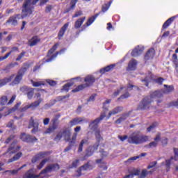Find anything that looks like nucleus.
<instances>
[{
  "mask_svg": "<svg viewBox=\"0 0 178 178\" xmlns=\"http://www.w3.org/2000/svg\"><path fill=\"white\" fill-rule=\"evenodd\" d=\"M33 13V7L31 6V1L30 0H26L24 2L22 10V15L17 14L10 17V18L6 21V24L10 23L12 26H17V19H24L30 16Z\"/></svg>",
  "mask_w": 178,
  "mask_h": 178,
  "instance_id": "nucleus-1",
  "label": "nucleus"
},
{
  "mask_svg": "<svg viewBox=\"0 0 178 178\" xmlns=\"http://www.w3.org/2000/svg\"><path fill=\"white\" fill-rule=\"evenodd\" d=\"M127 141L129 144L140 145V144H144V143L149 141V136L143 135L140 131H135L128 137Z\"/></svg>",
  "mask_w": 178,
  "mask_h": 178,
  "instance_id": "nucleus-2",
  "label": "nucleus"
},
{
  "mask_svg": "<svg viewBox=\"0 0 178 178\" xmlns=\"http://www.w3.org/2000/svg\"><path fill=\"white\" fill-rule=\"evenodd\" d=\"M14 139L15 136L11 135L5 141L6 144H9V143H12L8 150L5 152V154H3V155H6L8 158H10V156H12V155H13V154H16L17 151L20 150V146H16V144H17V141L13 140Z\"/></svg>",
  "mask_w": 178,
  "mask_h": 178,
  "instance_id": "nucleus-3",
  "label": "nucleus"
},
{
  "mask_svg": "<svg viewBox=\"0 0 178 178\" xmlns=\"http://www.w3.org/2000/svg\"><path fill=\"white\" fill-rule=\"evenodd\" d=\"M134 86L131 85V83H129L127 87H121L120 89H118L117 91L114 92L113 94V98H116L120 92H124L122 95H121L118 99H126L127 98H129L130 97V93H129V91L133 90V88H134Z\"/></svg>",
  "mask_w": 178,
  "mask_h": 178,
  "instance_id": "nucleus-4",
  "label": "nucleus"
},
{
  "mask_svg": "<svg viewBox=\"0 0 178 178\" xmlns=\"http://www.w3.org/2000/svg\"><path fill=\"white\" fill-rule=\"evenodd\" d=\"M84 81L86 83L78 86L76 88L72 90V92H79V91H81V90H84V88L87 87H90V86H92V84L95 83V78L92 75H88L85 77Z\"/></svg>",
  "mask_w": 178,
  "mask_h": 178,
  "instance_id": "nucleus-5",
  "label": "nucleus"
},
{
  "mask_svg": "<svg viewBox=\"0 0 178 178\" xmlns=\"http://www.w3.org/2000/svg\"><path fill=\"white\" fill-rule=\"evenodd\" d=\"M70 137H72V131L66 128L58 132L54 138V141H60L62 138H64L65 141H70Z\"/></svg>",
  "mask_w": 178,
  "mask_h": 178,
  "instance_id": "nucleus-6",
  "label": "nucleus"
},
{
  "mask_svg": "<svg viewBox=\"0 0 178 178\" xmlns=\"http://www.w3.org/2000/svg\"><path fill=\"white\" fill-rule=\"evenodd\" d=\"M106 118V114L105 112L101 113V115L99 118H96L95 120L92 121L89 124V129L90 130H92V131H96V130H99L98 129V124L104 120Z\"/></svg>",
  "mask_w": 178,
  "mask_h": 178,
  "instance_id": "nucleus-7",
  "label": "nucleus"
},
{
  "mask_svg": "<svg viewBox=\"0 0 178 178\" xmlns=\"http://www.w3.org/2000/svg\"><path fill=\"white\" fill-rule=\"evenodd\" d=\"M152 99L149 97H146L140 102L138 106V111H148L151 106Z\"/></svg>",
  "mask_w": 178,
  "mask_h": 178,
  "instance_id": "nucleus-8",
  "label": "nucleus"
},
{
  "mask_svg": "<svg viewBox=\"0 0 178 178\" xmlns=\"http://www.w3.org/2000/svg\"><path fill=\"white\" fill-rule=\"evenodd\" d=\"M175 156H172L170 159L165 161V163H161V166H164L165 168V172H169L170 170V165L172 163V161L175 159L177 161L178 159V148H174Z\"/></svg>",
  "mask_w": 178,
  "mask_h": 178,
  "instance_id": "nucleus-9",
  "label": "nucleus"
},
{
  "mask_svg": "<svg viewBox=\"0 0 178 178\" xmlns=\"http://www.w3.org/2000/svg\"><path fill=\"white\" fill-rule=\"evenodd\" d=\"M60 167L58 164H49L43 170H42L40 175H47V173H52V172H56V170H59Z\"/></svg>",
  "mask_w": 178,
  "mask_h": 178,
  "instance_id": "nucleus-10",
  "label": "nucleus"
},
{
  "mask_svg": "<svg viewBox=\"0 0 178 178\" xmlns=\"http://www.w3.org/2000/svg\"><path fill=\"white\" fill-rule=\"evenodd\" d=\"M38 126H40L38 121L34 120V118H31L29 120V129H31L33 127V129L31 130V133L33 134H35V133L38 131Z\"/></svg>",
  "mask_w": 178,
  "mask_h": 178,
  "instance_id": "nucleus-11",
  "label": "nucleus"
},
{
  "mask_svg": "<svg viewBox=\"0 0 178 178\" xmlns=\"http://www.w3.org/2000/svg\"><path fill=\"white\" fill-rule=\"evenodd\" d=\"M20 139L24 143H34V141H37V138L35 136L26 134L25 133L22 134L20 136Z\"/></svg>",
  "mask_w": 178,
  "mask_h": 178,
  "instance_id": "nucleus-12",
  "label": "nucleus"
},
{
  "mask_svg": "<svg viewBox=\"0 0 178 178\" xmlns=\"http://www.w3.org/2000/svg\"><path fill=\"white\" fill-rule=\"evenodd\" d=\"M90 138H88V136H86L81 140L78 147V152H83V147H84V145H88V144H90V143L88 142Z\"/></svg>",
  "mask_w": 178,
  "mask_h": 178,
  "instance_id": "nucleus-13",
  "label": "nucleus"
},
{
  "mask_svg": "<svg viewBox=\"0 0 178 178\" xmlns=\"http://www.w3.org/2000/svg\"><path fill=\"white\" fill-rule=\"evenodd\" d=\"M137 69V60L136 59H131L127 68V72H133V70H136Z\"/></svg>",
  "mask_w": 178,
  "mask_h": 178,
  "instance_id": "nucleus-14",
  "label": "nucleus"
},
{
  "mask_svg": "<svg viewBox=\"0 0 178 178\" xmlns=\"http://www.w3.org/2000/svg\"><path fill=\"white\" fill-rule=\"evenodd\" d=\"M143 51H144V47L138 46V47H136L135 49H133L131 52V56H134V58L137 56H140V55L143 54Z\"/></svg>",
  "mask_w": 178,
  "mask_h": 178,
  "instance_id": "nucleus-15",
  "label": "nucleus"
},
{
  "mask_svg": "<svg viewBox=\"0 0 178 178\" xmlns=\"http://www.w3.org/2000/svg\"><path fill=\"white\" fill-rule=\"evenodd\" d=\"M15 78V74H13L8 77H6L4 79H0V88L3 87V86H6L8 83H10L12 80Z\"/></svg>",
  "mask_w": 178,
  "mask_h": 178,
  "instance_id": "nucleus-16",
  "label": "nucleus"
},
{
  "mask_svg": "<svg viewBox=\"0 0 178 178\" xmlns=\"http://www.w3.org/2000/svg\"><path fill=\"white\" fill-rule=\"evenodd\" d=\"M122 111H123V107L122 106L115 107L114 109L109 111L108 115L107 116V119H110L111 116L118 115V113H120V112H122Z\"/></svg>",
  "mask_w": 178,
  "mask_h": 178,
  "instance_id": "nucleus-17",
  "label": "nucleus"
},
{
  "mask_svg": "<svg viewBox=\"0 0 178 178\" xmlns=\"http://www.w3.org/2000/svg\"><path fill=\"white\" fill-rule=\"evenodd\" d=\"M153 80L152 73L149 72V74L145 77V79H141V82L145 84L146 87H148V84L151 83Z\"/></svg>",
  "mask_w": 178,
  "mask_h": 178,
  "instance_id": "nucleus-18",
  "label": "nucleus"
},
{
  "mask_svg": "<svg viewBox=\"0 0 178 178\" xmlns=\"http://www.w3.org/2000/svg\"><path fill=\"white\" fill-rule=\"evenodd\" d=\"M23 76H24L23 74L18 72L14 80L11 82L10 86H16L19 84L22 81V79H23Z\"/></svg>",
  "mask_w": 178,
  "mask_h": 178,
  "instance_id": "nucleus-19",
  "label": "nucleus"
},
{
  "mask_svg": "<svg viewBox=\"0 0 178 178\" xmlns=\"http://www.w3.org/2000/svg\"><path fill=\"white\" fill-rule=\"evenodd\" d=\"M47 155V152H40L38 154H36L35 156L32 159V163H35V162H38V161H40V159H42L43 158H45V156Z\"/></svg>",
  "mask_w": 178,
  "mask_h": 178,
  "instance_id": "nucleus-20",
  "label": "nucleus"
},
{
  "mask_svg": "<svg viewBox=\"0 0 178 178\" xmlns=\"http://www.w3.org/2000/svg\"><path fill=\"white\" fill-rule=\"evenodd\" d=\"M154 56H155V50L154 49H150L146 53L145 59V60H149V59H153Z\"/></svg>",
  "mask_w": 178,
  "mask_h": 178,
  "instance_id": "nucleus-21",
  "label": "nucleus"
},
{
  "mask_svg": "<svg viewBox=\"0 0 178 178\" xmlns=\"http://www.w3.org/2000/svg\"><path fill=\"white\" fill-rule=\"evenodd\" d=\"M67 27H69V24L66 23L60 29V30L58 34V40H60V38H62V37H63V35H65V33H66V31L67 30Z\"/></svg>",
  "mask_w": 178,
  "mask_h": 178,
  "instance_id": "nucleus-22",
  "label": "nucleus"
},
{
  "mask_svg": "<svg viewBox=\"0 0 178 178\" xmlns=\"http://www.w3.org/2000/svg\"><path fill=\"white\" fill-rule=\"evenodd\" d=\"M86 17L79 18L74 23V29H80L83 25V23L86 22Z\"/></svg>",
  "mask_w": 178,
  "mask_h": 178,
  "instance_id": "nucleus-23",
  "label": "nucleus"
},
{
  "mask_svg": "<svg viewBox=\"0 0 178 178\" xmlns=\"http://www.w3.org/2000/svg\"><path fill=\"white\" fill-rule=\"evenodd\" d=\"M81 122H86V118H76L70 122L71 126H76L81 123Z\"/></svg>",
  "mask_w": 178,
  "mask_h": 178,
  "instance_id": "nucleus-24",
  "label": "nucleus"
},
{
  "mask_svg": "<svg viewBox=\"0 0 178 178\" xmlns=\"http://www.w3.org/2000/svg\"><path fill=\"white\" fill-rule=\"evenodd\" d=\"M24 178H38V175H34V170H29L23 177Z\"/></svg>",
  "mask_w": 178,
  "mask_h": 178,
  "instance_id": "nucleus-25",
  "label": "nucleus"
},
{
  "mask_svg": "<svg viewBox=\"0 0 178 178\" xmlns=\"http://www.w3.org/2000/svg\"><path fill=\"white\" fill-rule=\"evenodd\" d=\"M162 97H163L162 91L156 90L151 93L150 97H149V98H162Z\"/></svg>",
  "mask_w": 178,
  "mask_h": 178,
  "instance_id": "nucleus-26",
  "label": "nucleus"
},
{
  "mask_svg": "<svg viewBox=\"0 0 178 178\" xmlns=\"http://www.w3.org/2000/svg\"><path fill=\"white\" fill-rule=\"evenodd\" d=\"M31 1V6H32V10L33 9H34V7L33 6V5H35L37 3V2H38L40 1V6H44V5L45 3H47V2H48V0H30Z\"/></svg>",
  "mask_w": 178,
  "mask_h": 178,
  "instance_id": "nucleus-27",
  "label": "nucleus"
},
{
  "mask_svg": "<svg viewBox=\"0 0 178 178\" xmlns=\"http://www.w3.org/2000/svg\"><path fill=\"white\" fill-rule=\"evenodd\" d=\"M58 129V124H52L45 131L46 134H50L51 133H54L55 130Z\"/></svg>",
  "mask_w": 178,
  "mask_h": 178,
  "instance_id": "nucleus-28",
  "label": "nucleus"
},
{
  "mask_svg": "<svg viewBox=\"0 0 178 178\" xmlns=\"http://www.w3.org/2000/svg\"><path fill=\"white\" fill-rule=\"evenodd\" d=\"M22 152H19L17 154H15L13 158L10 159L8 161V163H11V162H15L16 161H19L20 158H22Z\"/></svg>",
  "mask_w": 178,
  "mask_h": 178,
  "instance_id": "nucleus-29",
  "label": "nucleus"
},
{
  "mask_svg": "<svg viewBox=\"0 0 178 178\" xmlns=\"http://www.w3.org/2000/svg\"><path fill=\"white\" fill-rule=\"evenodd\" d=\"M38 42H40V39H38L37 37H33L29 40V47H34L35 45H37Z\"/></svg>",
  "mask_w": 178,
  "mask_h": 178,
  "instance_id": "nucleus-30",
  "label": "nucleus"
},
{
  "mask_svg": "<svg viewBox=\"0 0 178 178\" xmlns=\"http://www.w3.org/2000/svg\"><path fill=\"white\" fill-rule=\"evenodd\" d=\"M30 67V64L25 63L23 64L22 68L19 70V72L24 75V73L27 72V70Z\"/></svg>",
  "mask_w": 178,
  "mask_h": 178,
  "instance_id": "nucleus-31",
  "label": "nucleus"
},
{
  "mask_svg": "<svg viewBox=\"0 0 178 178\" xmlns=\"http://www.w3.org/2000/svg\"><path fill=\"white\" fill-rule=\"evenodd\" d=\"M66 51V49H63L60 51V52H56L55 54H53L51 58H48L46 62H52V60H54V59H55V58H56L58 56V55H59V54H63V52H65Z\"/></svg>",
  "mask_w": 178,
  "mask_h": 178,
  "instance_id": "nucleus-32",
  "label": "nucleus"
},
{
  "mask_svg": "<svg viewBox=\"0 0 178 178\" xmlns=\"http://www.w3.org/2000/svg\"><path fill=\"white\" fill-rule=\"evenodd\" d=\"M76 140H77V134H74L72 138L69 141H67V143H69L70 147H74L76 144Z\"/></svg>",
  "mask_w": 178,
  "mask_h": 178,
  "instance_id": "nucleus-33",
  "label": "nucleus"
},
{
  "mask_svg": "<svg viewBox=\"0 0 178 178\" xmlns=\"http://www.w3.org/2000/svg\"><path fill=\"white\" fill-rule=\"evenodd\" d=\"M62 115H60V113H57L56 115H54L51 122L54 124H59V119H60V117Z\"/></svg>",
  "mask_w": 178,
  "mask_h": 178,
  "instance_id": "nucleus-34",
  "label": "nucleus"
},
{
  "mask_svg": "<svg viewBox=\"0 0 178 178\" xmlns=\"http://www.w3.org/2000/svg\"><path fill=\"white\" fill-rule=\"evenodd\" d=\"M42 102V99L40 98L38 100L33 102L32 104H29V106L31 109H34L35 108H37Z\"/></svg>",
  "mask_w": 178,
  "mask_h": 178,
  "instance_id": "nucleus-35",
  "label": "nucleus"
},
{
  "mask_svg": "<svg viewBox=\"0 0 178 178\" xmlns=\"http://www.w3.org/2000/svg\"><path fill=\"white\" fill-rule=\"evenodd\" d=\"M95 136L98 143L102 141L103 138L102 136H101V131H99V129L95 131Z\"/></svg>",
  "mask_w": 178,
  "mask_h": 178,
  "instance_id": "nucleus-36",
  "label": "nucleus"
},
{
  "mask_svg": "<svg viewBox=\"0 0 178 178\" xmlns=\"http://www.w3.org/2000/svg\"><path fill=\"white\" fill-rule=\"evenodd\" d=\"M94 152H95V151L92 149V147H89L87 150L86 154L84 156V159H86V158H88V156H92Z\"/></svg>",
  "mask_w": 178,
  "mask_h": 178,
  "instance_id": "nucleus-37",
  "label": "nucleus"
},
{
  "mask_svg": "<svg viewBox=\"0 0 178 178\" xmlns=\"http://www.w3.org/2000/svg\"><path fill=\"white\" fill-rule=\"evenodd\" d=\"M113 67H115V65H108L107 67L100 70V73L102 74L106 73V72H109L110 70H112Z\"/></svg>",
  "mask_w": 178,
  "mask_h": 178,
  "instance_id": "nucleus-38",
  "label": "nucleus"
},
{
  "mask_svg": "<svg viewBox=\"0 0 178 178\" xmlns=\"http://www.w3.org/2000/svg\"><path fill=\"white\" fill-rule=\"evenodd\" d=\"M164 87L166 88L163 91L164 94H169V92H172V91H173L174 90V88L172 86H168V85H164Z\"/></svg>",
  "mask_w": 178,
  "mask_h": 178,
  "instance_id": "nucleus-39",
  "label": "nucleus"
},
{
  "mask_svg": "<svg viewBox=\"0 0 178 178\" xmlns=\"http://www.w3.org/2000/svg\"><path fill=\"white\" fill-rule=\"evenodd\" d=\"M96 162L99 164V168H102V165H104L103 169L104 170H106L108 169V167H106V163L102 161V159H97L96 160Z\"/></svg>",
  "mask_w": 178,
  "mask_h": 178,
  "instance_id": "nucleus-40",
  "label": "nucleus"
},
{
  "mask_svg": "<svg viewBox=\"0 0 178 178\" xmlns=\"http://www.w3.org/2000/svg\"><path fill=\"white\" fill-rule=\"evenodd\" d=\"M127 119V115L124 114L122 116H121L120 118H118L116 121L115 123L117 124H120L122 122H124Z\"/></svg>",
  "mask_w": 178,
  "mask_h": 178,
  "instance_id": "nucleus-41",
  "label": "nucleus"
},
{
  "mask_svg": "<svg viewBox=\"0 0 178 178\" xmlns=\"http://www.w3.org/2000/svg\"><path fill=\"white\" fill-rule=\"evenodd\" d=\"M112 102V99H107L103 103V109H105L106 111H108L109 109V104Z\"/></svg>",
  "mask_w": 178,
  "mask_h": 178,
  "instance_id": "nucleus-42",
  "label": "nucleus"
},
{
  "mask_svg": "<svg viewBox=\"0 0 178 178\" xmlns=\"http://www.w3.org/2000/svg\"><path fill=\"white\" fill-rule=\"evenodd\" d=\"M48 161H49V159H44L38 165V169L41 170L42 169V168H44V166L45 165V163H47V162H48Z\"/></svg>",
  "mask_w": 178,
  "mask_h": 178,
  "instance_id": "nucleus-43",
  "label": "nucleus"
},
{
  "mask_svg": "<svg viewBox=\"0 0 178 178\" xmlns=\"http://www.w3.org/2000/svg\"><path fill=\"white\" fill-rule=\"evenodd\" d=\"M58 45H59V44L56 43L53 46V47L50 50H49L48 54H47L48 56H49L50 55H52V54H54V52H55V51H56Z\"/></svg>",
  "mask_w": 178,
  "mask_h": 178,
  "instance_id": "nucleus-44",
  "label": "nucleus"
},
{
  "mask_svg": "<svg viewBox=\"0 0 178 178\" xmlns=\"http://www.w3.org/2000/svg\"><path fill=\"white\" fill-rule=\"evenodd\" d=\"M137 159H140V156H133V157H131L129 159H128L125 163H132L133 162H134V161H137Z\"/></svg>",
  "mask_w": 178,
  "mask_h": 178,
  "instance_id": "nucleus-45",
  "label": "nucleus"
},
{
  "mask_svg": "<svg viewBox=\"0 0 178 178\" xmlns=\"http://www.w3.org/2000/svg\"><path fill=\"white\" fill-rule=\"evenodd\" d=\"M95 22V18H93L92 17H91L90 18H89L88 19V21L86 22V24L83 26V27H88V26H91V24Z\"/></svg>",
  "mask_w": 178,
  "mask_h": 178,
  "instance_id": "nucleus-46",
  "label": "nucleus"
},
{
  "mask_svg": "<svg viewBox=\"0 0 178 178\" xmlns=\"http://www.w3.org/2000/svg\"><path fill=\"white\" fill-rule=\"evenodd\" d=\"M33 87H41V86H44V82L42 81H31Z\"/></svg>",
  "mask_w": 178,
  "mask_h": 178,
  "instance_id": "nucleus-47",
  "label": "nucleus"
},
{
  "mask_svg": "<svg viewBox=\"0 0 178 178\" xmlns=\"http://www.w3.org/2000/svg\"><path fill=\"white\" fill-rule=\"evenodd\" d=\"M8 104V97L6 96H3L0 99V105H6Z\"/></svg>",
  "mask_w": 178,
  "mask_h": 178,
  "instance_id": "nucleus-48",
  "label": "nucleus"
},
{
  "mask_svg": "<svg viewBox=\"0 0 178 178\" xmlns=\"http://www.w3.org/2000/svg\"><path fill=\"white\" fill-rule=\"evenodd\" d=\"M148 175V170H147L146 169H143L142 170L139 178H145L147 177V175Z\"/></svg>",
  "mask_w": 178,
  "mask_h": 178,
  "instance_id": "nucleus-49",
  "label": "nucleus"
},
{
  "mask_svg": "<svg viewBox=\"0 0 178 178\" xmlns=\"http://www.w3.org/2000/svg\"><path fill=\"white\" fill-rule=\"evenodd\" d=\"M172 62L175 66V67H178V59H177V54H174L172 55Z\"/></svg>",
  "mask_w": 178,
  "mask_h": 178,
  "instance_id": "nucleus-50",
  "label": "nucleus"
},
{
  "mask_svg": "<svg viewBox=\"0 0 178 178\" xmlns=\"http://www.w3.org/2000/svg\"><path fill=\"white\" fill-rule=\"evenodd\" d=\"M72 86H73V83H66L65 85L63 86V90L64 91H66V92H67V91H69V88H70V87H72Z\"/></svg>",
  "mask_w": 178,
  "mask_h": 178,
  "instance_id": "nucleus-51",
  "label": "nucleus"
},
{
  "mask_svg": "<svg viewBox=\"0 0 178 178\" xmlns=\"http://www.w3.org/2000/svg\"><path fill=\"white\" fill-rule=\"evenodd\" d=\"M27 98L29 99H31V98H33V95H34V89H31V90H29L27 94Z\"/></svg>",
  "mask_w": 178,
  "mask_h": 178,
  "instance_id": "nucleus-52",
  "label": "nucleus"
},
{
  "mask_svg": "<svg viewBox=\"0 0 178 178\" xmlns=\"http://www.w3.org/2000/svg\"><path fill=\"white\" fill-rule=\"evenodd\" d=\"M134 173L129 174L133 175V178H134V176H140V173L141 172V170L140 169H134L133 170Z\"/></svg>",
  "mask_w": 178,
  "mask_h": 178,
  "instance_id": "nucleus-53",
  "label": "nucleus"
},
{
  "mask_svg": "<svg viewBox=\"0 0 178 178\" xmlns=\"http://www.w3.org/2000/svg\"><path fill=\"white\" fill-rule=\"evenodd\" d=\"M79 165H80V160L76 159L72 162L71 168H77Z\"/></svg>",
  "mask_w": 178,
  "mask_h": 178,
  "instance_id": "nucleus-54",
  "label": "nucleus"
},
{
  "mask_svg": "<svg viewBox=\"0 0 178 178\" xmlns=\"http://www.w3.org/2000/svg\"><path fill=\"white\" fill-rule=\"evenodd\" d=\"M25 55L26 51H22L20 54L18 55L15 60H17V62H19V60H21Z\"/></svg>",
  "mask_w": 178,
  "mask_h": 178,
  "instance_id": "nucleus-55",
  "label": "nucleus"
},
{
  "mask_svg": "<svg viewBox=\"0 0 178 178\" xmlns=\"http://www.w3.org/2000/svg\"><path fill=\"white\" fill-rule=\"evenodd\" d=\"M12 54V51H10L7 53L4 56H1L0 57V62H2V60H5V59H8L9 56H10V54Z\"/></svg>",
  "mask_w": 178,
  "mask_h": 178,
  "instance_id": "nucleus-56",
  "label": "nucleus"
},
{
  "mask_svg": "<svg viewBox=\"0 0 178 178\" xmlns=\"http://www.w3.org/2000/svg\"><path fill=\"white\" fill-rule=\"evenodd\" d=\"M156 126H158V123L154 122L153 123L150 127H149L147 128V131L149 133V131H151V130H154V129H155V127H156Z\"/></svg>",
  "mask_w": 178,
  "mask_h": 178,
  "instance_id": "nucleus-57",
  "label": "nucleus"
},
{
  "mask_svg": "<svg viewBox=\"0 0 178 178\" xmlns=\"http://www.w3.org/2000/svg\"><path fill=\"white\" fill-rule=\"evenodd\" d=\"M79 0H72L71 1V6L70 7V9H74V8H76V4L77 3V1Z\"/></svg>",
  "mask_w": 178,
  "mask_h": 178,
  "instance_id": "nucleus-58",
  "label": "nucleus"
},
{
  "mask_svg": "<svg viewBox=\"0 0 178 178\" xmlns=\"http://www.w3.org/2000/svg\"><path fill=\"white\" fill-rule=\"evenodd\" d=\"M108 9H109V6L108 4L102 5V12H103V13H105V12H106Z\"/></svg>",
  "mask_w": 178,
  "mask_h": 178,
  "instance_id": "nucleus-59",
  "label": "nucleus"
},
{
  "mask_svg": "<svg viewBox=\"0 0 178 178\" xmlns=\"http://www.w3.org/2000/svg\"><path fill=\"white\" fill-rule=\"evenodd\" d=\"M158 163L156 161H152L149 163V165L147 166V169H152V168H154V166H156V164Z\"/></svg>",
  "mask_w": 178,
  "mask_h": 178,
  "instance_id": "nucleus-60",
  "label": "nucleus"
},
{
  "mask_svg": "<svg viewBox=\"0 0 178 178\" xmlns=\"http://www.w3.org/2000/svg\"><path fill=\"white\" fill-rule=\"evenodd\" d=\"M16 65H17V63H15L14 64L10 63L6 67V69L4 70H9V69H12L13 67H15V66H16Z\"/></svg>",
  "mask_w": 178,
  "mask_h": 178,
  "instance_id": "nucleus-61",
  "label": "nucleus"
},
{
  "mask_svg": "<svg viewBox=\"0 0 178 178\" xmlns=\"http://www.w3.org/2000/svg\"><path fill=\"white\" fill-rule=\"evenodd\" d=\"M157 145H158V143L153 141L149 144V148H152V147L155 148V147H156Z\"/></svg>",
  "mask_w": 178,
  "mask_h": 178,
  "instance_id": "nucleus-62",
  "label": "nucleus"
},
{
  "mask_svg": "<svg viewBox=\"0 0 178 178\" xmlns=\"http://www.w3.org/2000/svg\"><path fill=\"white\" fill-rule=\"evenodd\" d=\"M20 91H22V92H27V91H29V87L27 86H22L20 88Z\"/></svg>",
  "mask_w": 178,
  "mask_h": 178,
  "instance_id": "nucleus-63",
  "label": "nucleus"
},
{
  "mask_svg": "<svg viewBox=\"0 0 178 178\" xmlns=\"http://www.w3.org/2000/svg\"><path fill=\"white\" fill-rule=\"evenodd\" d=\"M172 24L169 21H166L163 24V29H168Z\"/></svg>",
  "mask_w": 178,
  "mask_h": 178,
  "instance_id": "nucleus-64",
  "label": "nucleus"
}]
</instances>
